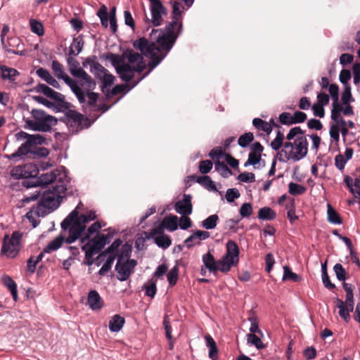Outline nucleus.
I'll return each mask as SVG.
<instances>
[{"label": "nucleus", "mask_w": 360, "mask_h": 360, "mask_svg": "<svg viewBox=\"0 0 360 360\" xmlns=\"http://www.w3.org/2000/svg\"><path fill=\"white\" fill-rule=\"evenodd\" d=\"M67 191L65 184H56L51 188H46L41 192V197L36 205L35 215L37 217H44L55 211L65 198L61 194Z\"/></svg>", "instance_id": "f257e3e1"}, {"label": "nucleus", "mask_w": 360, "mask_h": 360, "mask_svg": "<svg viewBox=\"0 0 360 360\" xmlns=\"http://www.w3.org/2000/svg\"><path fill=\"white\" fill-rule=\"evenodd\" d=\"M183 30L182 22L172 18V21L167 22L164 28H153L150 37L152 39H155V42L160 45V48L169 53L179 37L182 34Z\"/></svg>", "instance_id": "f03ea898"}, {"label": "nucleus", "mask_w": 360, "mask_h": 360, "mask_svg": "<svg viewBox=\"0 0 360 360\" xmlns=\"http://www.w3.org/2000/svg\"><path fill=\"white\" fill-rule=\"evenodd\" d=\"M154 41H149L146 37H140L134 40L132 43L134 48L141 51V54L150 58L148 62V67L150 70H153L158 67L161 62L168 55L166 51H163L158 45Z\"/></svg>", "instance_id": "7ed1b4c3"}, {"label": "nucleus", "mask_w": 360, "mask_h": 360, "mask_svg": "<svg viewBox=\"0 0 360 360\" xmlns=\"http://www.w3.org/2000/svg\"><path fill=\"white\" fill-rule=\"evenodd\" d=\"M53 166V164L48 162L41 161L38 165L29 162L14 167L11 171V176L16 180L22 179H34L37 177L40 170L45 171Z\"/></svg>", "instance_id": "20e7f679"}, {"label": "nucleus", "mask_w": 360, "mask_h": 360, "mask_svg": "<svg viewBox=\"0 0 360 360\" xmlns=\"http://www.w3.org/2000/svg\"><path fill=\"white\" fill-rule=\"evenodd\" d=\"M22 237V233L19 231H13L11 237L8 234H5L3 238L1 255H6L9 258H15L19 253V245Z\"/></svg>", "instance_id": "39448f33"}, {"label": "nucleus", "mask_w": 360, "mask_h": 360, "mask_svg": "<svg viewBox=\"0 0 360 360\" xmlns=\"http://www.w3.org/2000/svg\"><path fill=\"white\" fill-rule=\"evenodd\" d=\"M110 243L109 238L105 233H97L82 247V250L84 252L85 257H89L97 253L99 255Z\"/></svg>", "instance_id": "423d86ee"}, {"label": "nucleus", "mask_w": 360, "mask_h": 360, "mask_svg": "<svg viewBox=\"0 0 360 360\" xmlns=\"http://www.w3.org/2000/svg\"><path fill=\"white\" fill-rule=\"evenodd\" d=\"M58 170H52L49 172L42 174L37 176L34 179H23L22 185L26 188L40 187L41 188H46L49 185L53 184L57 179Z\"/></svg>", "instance_id": "0eeeda50"}, {"label": "nucleus", "mask_w": 360, "mask_h": 360, "mask_svg": "<svg viewBox=\"0 0 360 360\" xmlns=\"http://www.w3.org/2000/svg\"><path fill=\"white\" fill-rule=\"evenodd\" d=\"M150 2V11L151 13V19L146 17V22L152 23L154 27H158L162 25V15L167 14V9L163 5L161 0H148Z\"/></svg>", "instance_id": "6e6552de"}, {"label": "nucleus", "mask_w": 360, "mask_h": 360, "mask_svg": "<svg viewBox=\"0 0 360 360\" xmlns=\"http://www.w3.org/2000/svg\"><path fill=\"white\" fill-rule=\"evenodd\" d=\"M294 144L296 152L290 150V155L287 157V160H292L294 162H297L307 156L309 143L306 136H301L295 139Z\"/></svg>", "instance_id": "1a4fd4ad"}, {"label": "nucleus", "mask_w": 360, "mask_h": 360, "mask_svg": "<svg viewBox=\"0 0 360 360\" xmlns=\"http://www.w3.org/2000/svg\"><path fill=\"white\" fill-rule=\"evenodd\" d=\"M31 114L34 120H37V131L50 132L53 130L52 128H50L48 114L44 110L32 109ZM55 130L56 129H53V131Z\"/></svg>", "instance_id": "9d476101"}, {"label": "nucleus", "mask_w": 360, "mask_h": 360, "mask_svg": "<svg viewBox=\"0 0 360 360\" xmlns=\"http://www.w3.org/2000/svg\"><path fill=\"white\" fill-rule=\"evenodd\" d=\"M192 195L184 193L183 198L177 201L174 205V210L176 213L182 216H188L193 212Z\"/></svg>", "instance_id": "9b49d317"}, {"label": "nucleus", "mask_w": 360, "mask_h": 360, "mask_svg": "<svg viewBox=\"0 0 360 360\" xmlns=\"http://www.w3.org/2000/svg\"><path fill=\"white\" fill-rule=\"evenodd\" d=\"M43 94L47 98L53 100L55 101L54 103L64 110H68L70 108L71 104L65 101V96L61 93L56 91L50 86L47 88Z\"/></svg>", "instance_id": "f8f14e48"}, {"label": "nucleus", "mask_w": 360, "mask_h": 360, "mask_svg": "<svg viewBox=\"0 0 360 360\" xmlns=\"http://www.w3.org/2000/svg\"><path fill=\"white\" fill-rule=\"evenodd\" d=\"M186 179H191L193 181L198 183L199 184L203 186L206 189H207L210 191L218 192L220 195H221V191H218L215 185V183L212 180V179L209 176H196L195 174H193L188 176Z\"/></svg>", "instance_id": "ddd939ff"}, {"label": "nucleus", "mask_w": 360, "mask_h": 360, "mask_svg": "<svg viewBox=\"0 0 360 360\" xmlns=\"http://www.w3.org/2000/svg\"><path fill=\"white\" fill-rule=\"evenodd\" d=\"M68 229L69 236L65 238V243L67 244H72L77 240L84 233L86 226H82L74 221V223L71 224L70 226Z\"/></svg>", "instance_id": "4468645a"}, {"label": "nucleus", "mask_w": 360, "mask_h": 360, "mask_svg": "<svg viewBox=\"0 0 360 360\" xmlns=\"http://www.w3.org/2000/svg\"><path fill=\"white\" fill-rule=\"evenodd\" d=\"M87 301L91 310H100L104 305L101 297L96 290H89Z\"/></svg>", "instance_id": "2eb2a0df"}, {"label": "nucleus", "mask_w": 360, "mask_h": 360, "mask_svg": "<svg viewBox=\"0 0 360 360\" xmlns=\"http://www.w3.org/2000/svg\"><path fill=\"white\" fill-rule=\"evenodd\" d=\"M116 73L122 81L127 84H129L134 77V72L133 70V65L129 63L123 64L119 70H117Z\"/></svg>", "instance_id": "dca6fc26"}, {"label": "nucleus", "mask_w": 360, "mask_h": 360, "mask_svg": "<svg viewBox=\"0 0 360 360\" xmlns=\"http://www.w3.org/2000/svg\"><path fill=\"white\" fill-rule=\"evenodd\" d=\"M122 261L117 259L115 267V270L118 274L117 279L120 281H127L133 273L132 270Z\"/></svg>", "instance_id": "f3484780"}, {"label": "nucleus", "mask_w": 360, "mask_h": 360, "mask_svg": "<svg viewBox=\"0 0 360 360\" xmlns=\"http://www.w3.org/2000/svg\"><path fill=\"white\" fill-rule=\"evenodd\" d=\"M202 262L205 267L207 268L210 273L216 275L217 272L219 271V265H217V260L215 259L214 255L210 250L202 255Z\"/></svg>", "instance_id": "a211bd4d"}, {"label": "nucleus", "mask_w": 360, "mask_h": 360, "mask_svg": "<svg viewBox=\"0 0 360 360\" xmlns=\"http://www.w3.org/2000/svg\"><path fill=\"white\" fill-rule=\"evenodd\" d=\"M226 252L224 256L238 264L239 262L240 255V250L238 244L232 240H229L226 244Z\"/></svg>", "instance_id": "6ab92c4d"}, {"label": "nucleus", "mask_w": 360, "mask_h": 360, "mask_svg": "<svg viewBox=\"0 0 360 360\" xmlns=\"http://www.w3.org/2000/svg\"><path fill=\"white\" fill-rule=\"evenodd\" d=\"M51 139H47L44 136L40 134H34L31 135V138L28 141H25L23 146L27 149L34 148L37 146L44 145H49V142Z\"/></svg>", "instance_id": "aec40b11"}, {"label": "nucleus", "mask_w": 360, "mask_h": 360, "mask_svg": "<svg viewBox=\"0 0 360 360\" xmlns=\"http://www.w3.org/2000/svg\"><path fill=\"white\" fill-rule=\"evenodd\" d=\"M122 244V240L119 238H116L105 250L98 255V257H105L107 255L112 256L117 258L118 256L119 248Z\"/></svg>", "instance_id": "412c9836"}, {"label": "nucleus", "mask_w": 360, "mask_h": 360, "mask_svg": "<svg viewBox=\"0 0 360 360\" xmlns=\"http://www.w3.org/2000/svg\"><path fill=\"white\" fill-rule=\"evenodd\" d=\"M28 155L27 158L39 159L46 158L50 154V151L48 148L41 146H37L27 149Z\"/></svg>", "instance_id": "4be33fe9"}, {"label": "nucleus", "mask_w": 360, "mask_h": 360, "mask_svg": "<svg viewBox=\"0 0 360 360\" xmlns=\"http://www.w3.org/2000/svg\"><path fill=\"white\" fill-rule=\"evenodd\" d=\"M2 282L4 285L10 291L13 300L15 302H17L18 300V288H17V284L14 281V280L8 275H4L2 276Z\"/></svg>", "instance_id": "5701e85b"}, {"label": "nucleus", "mask_w": 360, "mask_h": 360, "mask_svg": "<svg viewBox=\"0 0 360 360\" xmlns=\"http://www.w3.org/2000/svg\"><path fill=\"white\" fill-rule=\"evenodd\" d=\"M124 323V318L119 314H115L109 321V330L112 333H117L122 330Z\"/></svg>", "instance_id": "b1692460"}, {"label": "nucleus", "mask_w": 360, "mask_h": 360, "mask_svg": "<svg viewBox=\"0 0 360 360\" xmlns=\"http://www.w3.org/2000/svg\"><path fill=\"white\" fill-rule=\"evenodd\" d=\"M327 221L332 224L341 225L343 221L340 214L330 204L327 205Z\"/></svg>", "instance_id": "393cba45"}, {"label": "nucleus", "mask_w": 360, "mask_h": 360, "mask_svg": "<svg viewBox=\"0 0 360 360\" xmlns=\"http://www.w3.org/2000/svg\"><path fill=\"white\" fill-rule=\"evenodd\" d=\"M123 56L124 58V60L127 58L128 60V63L129 65L136 64L139 62V60H143V56L141 53L135 52L131 49H126L123 51Z\"/></svg>", "instance_id": "a878e982"}, {"label": "nucleus", "mask_w": 360, "mask_h": 360, "mask_svg": "<svg viewBox=\"0 0 360 360\" xmlns=\"http://www.w3.org/2000/svg\"><path fill=\"white\" fill-rule=\"evenodd\" d=\"M0 70L1 71V77L2 79L10 82L14 81V77L20 75V72L16 69L4 65H0Z\"/></svg>", "instance_id": "bb28decb"}, {"label": "nucleus", "mask_w": 360, "mask_h": 360, "mask_svg": "<svg viewBox=\"0 0 360 360\" xmlns=\"http://www.w3.org/2000/svg\"><path fill=\"white\" fill-rule=\"evenodd\" d=\"M163 222L166 226V229L173 232L179 228V218L176 215L169 214L163 219Z\"/></svg>", "instance_id": "cd10ccee"}, {"label": "nucleus", "mask_w": 360, "mask_h": 360, "mask_svg": "<svg viewBox=\"0 0 360 360\" xmlns=\"http://www.w3.org/2000/svg\"><path fill=\"white\" fill-rule=\"evenodd\" d=\"M276 217V212L270 207H263L258 211L257 218L262 221H271Z\"/></svg>", "instance_id": "c85d7f7f"}, {"label": "nucleus", "mask_w": 360, "mask_h": 360, "mask_svg": "<svg viewBox=\"0 0 360 360\" xmlns=\"http://www.w3.org/2000/svg\"><path fill=\"white\" fill-rule=\"evenodd\" d=\"M79 217L77 208L74 209L60 223V227L63 231H66L70 226L71 224L77 221Z\"/></svg>", "instance_id": "c756f323"}, {"label": "nucleus", "mask_w": 360, "mask_h": 360, "mask_svg": "<svg viewBox=\"0 0 360 360\" xmlns=\"http://www.w3.org/2000/svg\"><path fill=\"white\" fill-rule=\"evenodd\" d=\"M55 170H58L56 176H57V184H65L70 182V177L68 176V169L63 165L59 166Z\"/></svg>", "instance_id": "7c9ffc66"}, {"label": "nucleus", "mask_w": 360, "mask_h": 360, "mask_svg": "<svg viewBox=\"0 0 360 360\" xmlns=\"http://www.w3.org/2000/svg\"><path fill=\"white\" fill-rule=\"evenodd\" d=\"M32 99L38 103L43 105L48 108L52 109L55 112H60L63 111L60 107L43 96H33Z\"/></svg>", "instance_id": "2f4dec72"}, {"label": "nucleus", "mask_w": 360, "mask_h": 360, "mask_svg": "<svg viewBox=\"0 0 360 360\" xmlns=\"http://www.w3.org/2000/svg\"><path fill=\"white\" fill-rule=\"evenodd\" d=\"M252 125L257 129L265 132L266 135H269L272 131V125L259 117H255L252 120Z\"/></svg>", "instance_id": "473e14b6"}, {"label": "nucleus", "mask_w": 360, "mask_h": 360, "mask_svg": "<svg viewBox=\"0 0 360 360\" xmlns=\"http://www.w3.org/2000/svg\"><path fill=\"white\" fill-rule=\"evenodd\" d=\"M65 243V238L62 234H60L55 239L51 240L45 248L44 252H51V251H56L58 250L63 243Z\"/></svg>", "instance_id": "72a5a7b5"}, {"label": "nucleus", "mask_w": 360, "mask_h": 360, "mask_svg": "<svg viewBox=\"0 0 360 360\" xmlns=\"http://www.w3.org/2000/svg\"><path fill=\"white\" fill-rule=\"evenodd\" d=\"M217 265H219V271L222 273H227L231 270L232 266H236L237 263H235L234 261L224 255L221 259L217 260Z\"/></svg>", "instance_id": "f704fd0d"}, {"label": "nucleus", "mask_w": 360, "mask_h": 360, "mask_svg": "<svg viewBox=\"0 0 360 360\" xmlns=\"http://www.w3.org/2000/svg\"><path fill=\"white\" fill-rule=\"evenodd\" d=\"M115 77L109 72L108 70V72H105L104 75H103L102 79L101 80V91L103 94H106L107 89H109V87H110L115 82Z\"/></svg>", "instance_id": "c9c22d12"}, {"label": "nucleus", "mask_w": 360, "mask_h": 360, "mask_svg": "<svg viewBox=\"0 0 360 360\" xmlns=\"http://www.w3.org/2000/svg\"><path fill=\"white\" fill-rule=\"evenodd\" d=\"M96 15L101 20V24L104 28H107L110 25V18L108 17V7L103 4L96 12Z\"/></svg>", "instance_id": "e433bc0d"}, {"label": "nucleus", "mask_w": 360, "mask_h": 360, "mask_svg": "<svg viewBox=\"0 0 360 360\" xmlns=\"http://www.w3.org/2000/svg\"><path fill=\"white\" fill-rule=\"evenodd\" d=\"M154 243L158 248L166 250L172 245V238L169 235L163 234L155 236Z\"/></svg>", "instance_id": "4c0bfd02"}, {"label": "nucleus", "mask_w": 360, "mask_h": 360, "mask_svg": "<svg viewBox=\"0 0 360 360\" xmlns=\"http://www.w3.org/2000/svg\"><path fill=\"white\" fill-rule=\"evenodd\" d=\"M129 84H116L113 88L110 90L107 89L105 96L108 98H111L112 96H116L120 94H123V95H125L124 92L127 91V89L129 88Z\"/></svg>", "instance_id": "58836bf2"}, {"label": "nucleus", "mask_w": 360, "mask_h": 360, "mask_svg": "<svg viewBox=\"0 0 360 360\" xmlns=\"http://www.w3.org/2000/svg\"><path fill=\"white\" fill-rule=\"evenodd\" d=\"M219 219V216L217 214L210 215L201 222L200 226L207 230L214 229L216 228Z\"/></svg>", "instance_id": "ea45409f"}, {"label": "nucleus", "mask_w": 360, "mask_h": 360, "mask_svg": "<svg viewBox=\"0 0 360 360\" xmlns=\"http://www.w3.org/2000/svg\"><path fill=\"white\" fill-rule=\"evenodd\" d=\"M247 337V344L248 345L255 346L258 350L262 349L265 347V345L261 340V336L258 337L256 334L248 333Z\"/></svg>", "instance_id": "a19ab883"}, {"label": "nucleus", "mask_w": 360, "mask_h": 360, "mask_svg": "<svg viewBox=\"0 0 360 360\" xmlns=\"http://www.w3.org/2000/svg\"><path fill=\"white\" fill-rule=\"evenodd\" d=\"M30 26L32 32L37 36L42 37L44 34V25L41 21L31 18L30 20Z\"/></svg>", "instance_id": "79ce46f5"}, {"label": "nucleus", "mask_w": 360, "mask_h": 360, "mask_svg": "<svg viewBox=\"0 0 360 360\" xmlns=\"http://www.w3.org/2000/svg\"><path fill=\"white\" fill-rule=\"evenodd\" d=\"M27 149L25 146H23V143L18 148L17 150L10 154V160H13L14 162H17L19 160H25V158H27L28 152Z\"/></svg>", "instance_id": "37998d69"}, {"label": "nucleus", "mask_w": 360, "mask_h": 360, "mask_svg": "<svg viewBox=\"0 0 360 360\" xmlns=\"http://www.w3.org/2000/svg\"><path fill=\"white\" fill-rule=\"evenodd\" d=\"M215 170L218 172L223 178H228L233 174L232 170L224 162L215 161Z\"/></svg>", "instance_id": "c03bdc74"}, {"label": "nucleus", "mask_w": 360, "mask_h": 360, "mask_svg": "<svg viewBox=\"0 0 360 360\" xmlns=\"http://www.w3.org/2000/svg\"><path fill=\"white\" fill-rule=\"evenodd\" d=\"M62 110V112L65 110L63 108ZM67 110L68 111L66 112V119H68V122H73L77 124L78 126H81V120L83 117V115L75 110H70V108L68 109Z\"/></svg>", "instance_id": "a18cd8bd"}, {"label": "nucleus", "mask_w": 360, "mask_h": 360, "mask_svg": "<svg viewBox=\"0 0 360 360\" xmlns=\"http://www.w3.org/2000/svg\"><path fill=\"white\" fill-rule=\"evenodd\" d=\"M284 139V134L280 130V129H278L276 131V135L275 139L270 143L271 149L276 151L279 150L283 145Z\"/></svg>", "instance_id": "49530a36"}, {"label": "nucleus", "mask_w": 360, "mask_h": 360, "mask_svg": "<svg viewBox=\"0 0 360 360\" xmlns=\"http://www.w3.org/2000/svg\"><path fill=\"white\" fill-rule=\"evenodd\" d=\"M88 65L90 66V72H93L96 68H102V65L97 61V56L95 55H91L84 59L82 61L83 68Z\"/></svg>", "instance_id": "de8ad7c7"}, {"label": "nucleus", "mask_w": 360, "mask_h": 360, "mask_svg": "<svg viewBox=\"0 0 360 360\" xmlns=\"http://www.w3.org/2000/svg\"><path fill=\"white\" fill-rule=\"evenodd\" d=\"M132 252V244L127 241L124 244H122L121 250L118 252L117 259L120 260H124V258L131 257Z\"/></svg>", "instance_id": "09e8293b"}, {"label": "nucleus", "mask_w": 360, "mask_h": 360, "mask_svg": "<svg viewBox=\"0 0 360 360\" xmlns=\"http://www.w3.org/2000/svg\"><path fill=\"white\" fill-rule=\"evenodd\" d=\"M179 276V266L178 263L176 264L169 270V271L167 274V279L169 283V285L172 287L176 284Z\"/></svg>", "instance_id": "8fccbe9b"}, {"label": "nucleus", "mask_w": 360, "mask_h": 360, "mask_svg": "<svg viewBox=\"0 0 360 360\" xmlns=\"http://www.w3.org/2000/svg\"><path fill=\"white\" fill-rule=\"evenodd\" d=\"M254 141V135L252 132H245L240 135L238 139V144L243 148H245Z\"/></svg>", "instance_id": "3c124183"}, {"label": "nucleus", "mask_w": 360, "mask_h": 360, "mask_svg": "<svg viewBox=\"0 0 360 360\" xmlns=\"http://www.w3.org/2000/svg\"><path fill=\"white\" fill-rule=\"evenodd\" d=\"M142 287L146 290L145 295L153 298L157 293L156 281L150 279Z\"/></svg>", "instance_id": "603ef678"}, {"label": "nucleus", "mask_w": 360, "mask_h": 360, "mask_svg": "<svg viewBox=\"0 0 360 360\" xmlns=\"http://www.w3.org/2000/svg\"><path fill=\"white\" fill-rule=\"evenodd\" d=\"M333 271L339 281L345 282L347 278V273L341 264H335L333 266Z\"/></svg>", "instance_id": "864d4df0"}, {"label": "nucleus", "mask_w": 360, "mask_h": 360, "mask_svg": "<svg viewBox=\"0 0 360 360\" xmlns=\"http://www.w3.org/2000/svg\"><path fill=\"white\" fill-rule=\"evenodd\" d=\"M172 3V18L176 19L179 20L182 18V13L184 12V6L183 5L177 1H174Z\"/></svg>", "instance_id": "5fc2aeb1"}, {"label": "nucleus", "mask_w": 360, "mask_h": 360, "mask_svg": "<svg viewBox=\"0 0 360 360\" xmlns=\"http://www.w3.org/2000/svg\"><path fill=\"white\" fill-rule=\"evenodd\" d=\"M105 257H107L105 262L98 271V275L101 276H104L109 271L111 270L113 262L116 259L115 257L110 255H107Z\"/></svg>", "instance_id": "6e6d98bb"}, {"label": "nucleus", "mask_w": 360, "mask_h": 360, "mask_svg": "<svg viewBox=\"0 0 360 360\" xmlns=\"http://www.w3.org/2000/svg\"><path fill=\"white\" fill-rule=\"evenodd\" d=\"M306 190L305 186L297 183L290 182L288 184V193L292 195H302Z\"/></svg>", "instance_id": "4d7b16f0"}, {"label": "nucleus", "mask_w": 360, "mask_h": 360, "mask_svg": "<svg viewBox=\"0 0 360 360\" xmlns=\"http://www.w3.org/2000/svg\"><path fill=\"white\" fill-rule=\"evenodd\" d=\"M295 200L294 198H290V205H286L285 209L288 210L287 217L291 224H292L295 220L298 219V217L295 214Z\"/></svg>", "instance_id": "13d9d810"}, {"label": "nucleus", "mask_w": 360, "mask_h": 360, "mask_svg": "<svg viewBox=\"0 0 360 360\" xmlns=\"http://www.w3.org/2000/svg\"><path fill=\"white\" fill-rule=\"evenodd\" d=\"M108 17L110 18V28L112 34L116 33L117 30V23L116 18V7L112 6L108 13Z\"/></svg>", "instance_id": "bf43d9fd"}, {"label": "nucleus", "mask_w": 360, "mask_h": 360, "mask_svg": "<svg viewBox=\"0 0 360 360\" xmlns=\"http://www.w3.org/2000/svg\"><path fill=\"white\" fill-rule=\"evenodd\" d=\"M341 100L343 104H348V103H352L354 101V99L352 94L351 85L343 86V91L342 93Z\"/></svg>", "instance_id": "052dcab7"}, {"label": "nucleus", "mask_w": 360, "mask_h": 360, "mask_svg": "<svg viewBox=\"0 0 360 360\" xmlns=\"http://www.w3.org/2000/svg\"><path fill=\"white\" fill-rule=\"evenodd\" d=\"M282 280H291L294 282H297L299 280V276L294 273L289 266H285L283 267V275Z\"/></svg>", "instance_id": "680f3d73"}, {"label": "nucleus", "mask_w": 360, "mask_h": 360, "mask_svg": "<svg viewBox=\"0 0 360 360\" xmlns=\"http://www.w3.org/2000/svg\"><path fill=\"white\" fill-rule=\"evenodd\" d=\"M240 196L239 191L236 188L227 189L225 195L226 201L229 203L233 202L236 199H238Z\"/></svg>", "instance_id": "e2e57ef3"}, {"label": "nucleus", "mask_w": 360, "mask_h": 360, "mask_svg": "<svg viewBox=\"0 0 360 360\" xmlns=\"http://www.w3.org/2000/svg\"><path fill=\"white\" fill-rule=\"evenodd\" d=\"M352 75L351 72L348 69H342L340 71V75H339V80L341 82V84L344 86H349V80L351 79Z\"/></svg>", "instance_id": "0e129e2a"}, {"label": "nucleus", "mask_w": 360, "mask_h": 360, "mask_svg": "<svg viewBox=\"0 0 360 360\" xmlns=\"http://www.w3.org/2000/svg\"><path fill=\"white\" fill-rule=\"evenodd\" d=\"M252 204L250 202H244L240 206L239 213L242 218H248L252 214Z\"/></svg>", "instance_id": "69168bd1"}, {"label": "nucleus", "mask_w": 360, "mask_h": 360, "mask_svg": "<svg viewBox=\"0 0 360 360\" xmlns=\"http://www.w3.org/2000/svg\"><path fill=\"white\" fill-rule=\"evenodd\" d=\"M7 47L8 49H17L23 46V43L22 42V40L17 37H11L7 38Z\"/></svg>", "instance_id": "338daca9"}, {"label": "nucleus", "mask_w": 360, "mask_h": 360, "mask_svg": "<svg viewBox=\"0 0 360 360\" xmlns=\"http://www.w3.org/2000/svg\"><path fill=\"white\" fill-rule=\"evenodd\" d=\"M213 163L211 160H205L199 162V171L202 174H207L212 169Z\"/></svg>", "instance_id": "774afa93"}]
</instances>
